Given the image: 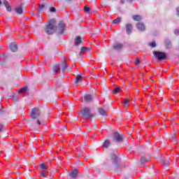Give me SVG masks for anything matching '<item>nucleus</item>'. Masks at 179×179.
I'll return each instance as SVG.
<instances>
[{
    "label": "nucleus",
    "instance_id": "obj_27",
    "mask_svg": "<svg viewBox=\"0 0 179 179\" xmlns=\"http://www.w3.org/2000/svg\"><path fill=\"white\" fill-rule=\"evenodd\" d=\"M15 12L17 13H18L19 15H21V13H23V9L22 8V6L16 8H15Z\"/></svg>",
    "mask_w": 179,
    "mask_h": 179
},
{
    "label": "nucleus",
    "instance_id": "obj_48",
    "mask_svg": "<svg viewBox=\"0 0 179 179\" xmlns=\"http://www.w3.org/2000/svg\"><path fill=\"white\" fill-rule=\"evenodd\" d=\"M0 5H2V1L0 0Z\"/></svg>",
    "mask_w": 179,
    "mask_h": 179
},
{
    "label": "nucleus",
    "instance_id": "obj_14",
    "mask_svg": "<svg viewBox=\"0 0 179 179\" xmlns=\"http://www.w3.org/2000/svg\"><path fill=\"white\" fill-rule=\"evenodd\" d=\"M136 27L140 31H145V24L142 22L137 23Z\"/></svg>",
    "mask_w": 179,
    "mask_h": 179
},
{
    "label": "nucleus",
    "instance_id": "obj_11",
    "mask_svg": "<svg viewBox=\"0 0 179 179\" xmlns=\"http://www.w3.org/2000/svg\"><path fill=\"white\" fill-rule=\"evenodd\" d=\"M85 103H92L93 101V95L92 94H85L84 96Z\"/></svg>",
    "mask_w": 179,
    "mask_h": 179
},
{
    "label": "nucleus",
    "instance_id": "obj_46",
    "mask_svg": "<svg viewBox=\"0 0 179 179\" xmlns=\"http://www.w3.org/2000/svg\"><path fill=\"white\" fill-rule=\"evenodd\" d=\"M67 2H72V0H66Z\"/></svg>",
    "mask_w": 179,
    "mask_h": 179
},
{
    "label": "nucleus",
    "instance_id": "obj_40",
    "mask_svg": "<svg viewBox=\"0 0 179 179\" xmlns=\"http://www.w3.org/2000/svg\"><path fill=\"white\" fill-rule=\"evenodd\" d=\"M3 4L5 5V6H8V5H9V3H8V1L5 0Z\"/></svg>",
    "mask_w": 179,
    "mask_h": 179
},
{
    "label": "nucleus",
    "instance_id": "obj_15",
    "mask_svg": "<svg viewBox=\"0 0 179 179\" xmlns=\"http://www.w3.org/2000/svg\"><path fill=\"white\" fill-rule=\"evenodd\" d=\"M110 145H111V143L110 142V140H106L103 142L102 147L103 148V149H107V148H110Z\"/></svg>",
    "mask_w": 179,
    "mask_h": 179
},
{
    "label": "nucleus",
    "instance_id": "obj_34",
    "mask_svg": "<svg viewBox=\"0 0 179 179\" xmlns=\"http://www.w3.org/2000/svg\"><path fill=\"white\" fill-rule=\"evenodd\" d=\"M45 8L44 4H39V10H43Z\"/></svg>",
    "mask_w": 179,
    "mask_h": 179
},
{
    "label": "nucleus",
    "instance_id": "obj_9",
    "mask_svg": "<svg viewBox=\"0 0 179 179\" xmlns=\"http://www.w3.org/2000/svg\"><path fill=\"white\" fill-rule=\"evenodd\" d=\"M78 174H79V172L78 171V169H72L71 171L69 173L70 179L76 178V177H78Z\"/></svg>",
    "mask_w": 179,
    "mask_h": 179
},
{
    "label": "nucleus",
    "instance_id": "obj_8",
    "mask_svg": "<svg viewBox=\"0 0 179 179\" xmlns=\"http://www.w3.org/2000/svg\"><path fill=\"white\" fill-rule=\"evenodd\" d=\"M83 41H85V39H83L80 36H76V38H74V45L78 47V45H80V44H82Z\"/></svg>",
    "mask_w": 179,
    "mask_h": 179
},
{
    "label": "nucleus",
    "instance_id": "obj_7",
    "mask_svg": "<svg viewBox=\"0 0 179 179\" xmlns=\"http://www.w3.org/2000/svg\"><path fill=\"white\" fill-rule=\"evenodd\" d=\"M64 31H65V23H64V22H60L59 23L57 32L59 34H64Z\"/></svg>",
    "mask_w": 179,
    "mask_h": 179
},
{
    "label": "nucleus",
    "instance_id": "obj_21",
    "mask_svg": "<svg viewBox=\"0 0 179 179\" xmlns=\"http://www.w3.org/2000/svg\"><path fill=\"white\" fill-rule=\"evenodd\" d=\"M122 103L124 105V107L128 108L129 106V104H131V103L129 102V100H128V99L125 98L123 101H122Z\"/></svg>",
    "mask_w": 179,
    "mask_h": 179
},
{
    "label": "nucleus",
    "instance_id": "obj_31",
    "mask_svg": "<svg viewBox=\"0 0 179 179\" xmlns=\"http://www.w3.org/2000/svg\"><path fill=\"white\" fill-rule=\"evenodd\" d=\"M41 176L42 177H43L44 178H47V174L45 173V172L44 171H41Z\"/></svg>",
    "mask_w": 179,
    "mask_h": 179
},
{
    "label": "nucleus",
    "instance_id": "obj_37",
    "mask_svg": "<svg viewBox=\"0 0 179 179\" xmlns=\"http://www.w3.org/2000/svg\"><path fill=\"white\" fill-rule=\"evenodd\" d=\"M6 8L8 12H10V10H12V8H10V6H9V4L8 6H6Z\"/></svg>",
    "mask_w": 179,
    "mask_h": 179
},
{
    "label": "nucleus",
    "instance_id": "obj_20",
    "mask_svg": "<svg viewBox=\"0 0 179 179\" xmlns=\"http://www.w3.org/2000/svg\"><path fill=\"white\" fill-rule=\"evenodd\" d=\"M132 19L134 20L136 22H139L142 20V16L138 15H133Z\"/></svg>",
    "mask_w": 179,
    "mask_h": 179
},
{
    "label": "nucleus",
    "instance_id": "obj_32",
    "mask_svg": "<svg viewBox=\"0 0 179 179\" xmlns=\"http://www.w3.org/2000/svg\"><path fill=\"white\" fill-rule=\"evenodd\" d=\"M150 47H152V48H155L156 47V42H152L149 43Z\"/></svg>",
    "mask_w": 179,
    "mask_h": 179
},
{
    "label": "nucleus",
    "instance_id": "obj_36",
    "mask_svg": "<svg viewBox=\"0 0 179 179\" xmlns=\"http://www.w3.org/2000/svg\"><path fill=\"white\" fill-rule=\"evenodd\" d=\"M34 124H37L38 127H40V125H41V120H37L36 122H34Z\"/></svg>",
    "mask_w": 179,
    "mask_h": 179
},
{
    "label": "nucleus",
    "instance_id": "obj_29",
    "mask_svg": "<svg viewBox=\"0 0 179 179\" xmlns=\"http://www.w3.org/2000/svg\"><path fill=\"white\" fill-rule=\"evenodd\" d=\"M141 163H146V162H149V159L145 157H142L141 159Z\"/></svg>",
    "mask_w": 179,
    "mask_h": 179
},
{
    "label": "nucleus",
    "instance_id": "obj_4",
    "mask_svg": "<svg viewBox=\"0 0 179 179\" xmlns=\"http://www.w3.org/2000/svg\"><path fill=\"white\" fill-rule=\"evenodd\" d=\"M153 55L157 59H159V61H163V59L167 58V55L163 52L154 51Z\"/></svg>",
    "mask_w": 179,
    "mask_h": 179
},
{
    "label": "nucleus",
    "instance_id": "obj_35",
    "mask_svg": "<svg viewBox=\"0 0 179 179\" xmlns=\"http://www.w3.org/2000/svg\"><path fill=\"white\" fill-rule=\"evenodd\" d=\"M84 10H85L87 13H89V12H90V7L85 6Z\"/></svg>",
    "mask_w": 179,
    "mask_h": 179
},
{
    "label": "nucleus",
    "instance_id": "obj_33",
    "mask_svg": "<svg viewBox=\"0 0 179 179\" xmlns=\"http://www.w3.org/2000/svg\"><path fill=\"white\" fill-rule=\"evenodd\" d=\"M5 111H6V110H5V108L1 107V108H0V115H3V113H5Z\"/></svg>",
    "mask_w": 179,
    "mask_h": 179
},
{
    "label": "nucleus",
    "instance_id": "obj_26",
    "mask_svg": "<svg viewBox=\"0 0 179 179\" xmlns=\"http://www.w3.org/2000/svg\"><path fill=\"white\" fill-rule=\"evenodd\" d=\"M113 24H118L121 23V17H118L113 21Z\"/></svg>",
    "mask_w": 179,
    "mask_h": 179
},
{
    "label": "nucleus",
    "instance_id": "obj_17",
    "mask_svg": "<svg viewBox=\"0 0 179 179\" xmlns=\"http://www.w3.org/2000/svg\"><path fill=\"white\" fill-rule=\"evenodd\" d=\"M99 114L101 115H103V116H104V117H107V111L106 110H105L103 108H100L99 109Z\"/></svg>",
    "mask_w": 179,
    "mask_h": 179
},
{
    "label": "nucleus",
    "instance_id": "obj_24",
    "mask_svg": "<svg viewBox=\"0 0 179 179\" xmlns=\"http://www.w3.org/2000/svg\"><path fill=\"white\" fill-rule=\"evenodd\" d=\"M82 79H83V77L80 75H78L76 76V80H74V83H79V82H80V80H82Z\"/></svg>",
    "mask_w": 179,
    "mask_h": 179
},
{
    "label": "nucleus",
    "instance_id": "obj_42",
    "mask_svg": "<svg viewBox=\"0 0 179 179\" xmlns=\"http://www.w3.org/2000/svg\"><path fill=\"white\" fill-rule=\"evenodd\" d=\"M176 13H177L178 16H179V7H178L176 8Z\"/></svg>",
    "mask_w": 179,
    "mask_h": 179
},
{
    "label": "nucleus",
    "instance_id": "obj_38",
    "mask_svg": "<svg viewBox=\"0 0 179 179\" xmlns=\"http://www.w3.org/2000/svg\"><path fill=\"white\" fill-rule=\"evenodd\" d=\"M135 65H139L141 64V61L139 60V59H137L135 62H134Z\"/></svg>",
    "mask_w": 179,
    "mask_h": 179
},
{
    "label": "nucleus",
    "instance_id": "obj_6",
    "mask_svg": "<svg viewBox=\"0 0 179 179\" xmlns=\"http://www.w3.org/2000/svg\"><path fill=\"white\" fill-rule=\"evenodd\" d=\"M82 115L83 117H86L87 118H92L93 117V114L90 113V108H85L82 110Z\"/></svg>",
    "mask_w": 179,
    "mask_h": 179
},
{
    "label": "nucleus",
    "instance_id": "obj_30",
    "mask_svg": "<svg viewBox=\"0 0 179 179\" xmlns=\"http://www.w3.org/2000/svg\"><path fill=\"white\" fill-rule=\"evenodd\" d=\"M40 169H41L42 170H47V166H45V164H41L40 165Z\"/></svg>",
    "mask_w": 179,
    "mask_h": 179
},
{
    "label": "nucleus",
    "instance_id": "obj_1",
    "mask_svg": "<svg viewBox=\"0 0 179 179\" xmlns=\"http://www.w3.org/2000/svg\"><path fill=\"white\" fill-rule=\"evenodd\" d=\"M56 30L55 20H51L50 22L45 28V33L46 34H54Z\"/></svg>",
    "mask_w": 179,
    "mask_h": 179
},
{
    "label": "nucleus",
    "instance_id": "obj_28",
    "mask_svg": "<svg viewBox=\"0 0 179 179\" xmlns=\"http://www.w3.org/2000/svg\"><path fill=\"white\" fill-rule=\"evenodd\" d=\"M27 92V87H23L19 90L20 93H26Z\"/></svg>",
    "mask_w": 179,
    "mask_h": 179
},
{
    "label": "nucleus",
    "instance_id": "obj_2",
    "mask_svg": "<svg viewBox=\"0 0 179 179\" xmlns=\"http://www.w3.org/2000/svg\"><path fill=\"white\" fill-rule=\"evenodd\" d=\"M110 159L113 162L116 164L115 168L120 169V158L118 157V152L115 150H112L110 152Z\"/></svg>",
    "mask_w": 179,
    "mask_h": 179
},
{
    "label": "nucleus",
    "instance_id": "obj_44",
    "mask_svg": "<svg viewBox=\"0 0 179 179\" xmlns=\"http://www.w3.org/2000/svg\"><path fill=\"white\" fill-rule=\"evenodd\" d=\"M120 3H122V4L125 3V0H120Z\"/></svg>",
    "mask_w": 179,
    "mask_h": 179
},
{
    "label": "nucleus",
    "instance_id": "obj_13",
    "mask_svg": "<svg viewBox=\"0 0 179 179\" xmlns=\"http://www.w3.org/2000/svg\"><path fill=\"white\" fill-rule=\"evenodd\" d=\"M132 30H134V27L131 24H126V33L127 34H131L132 33Z\"/></svg>",
    "mask_w": 179,
    "mask_h": 179
},
{
    "label": "nucleus",
    "instance_id": "obj_3",
    "mask_svg": "<svg viewBox=\"0 0 179 179\" xmlns=\"http://www.w3.org/2000/svg\"><path fill=\"white\" fill-rule=\"evenodd\" d=\"M41 115V111L38 108H34L31 111V118L32 120H36V118H38Z\"/></svg>",
    "mask_w": 179,
    "mask_h": 179
},
{
    "label": "nucleus",
    "instance_id": "obj_12",
    "mask_svg": "<svg viewBox=\"0 0 179 179\" xmlns=\"http://www.w3.org/2000/svg\"><path fill=\"white\" fill-rule=\"evenodd\" d=\"M122 47H124V45L120 43H114L113 45V49L116 51H120V50H122Z\"/></svg>",
    "mask_w": 179,
    "mask_h": 179
},
{
    "label": "nucleus",
    "instance_id": "obj_22",
    "mask_svg": "<svg viewBox=\"0 0 179 179\" xmlns=\"http://www.w3.org/2000/svg\"><path fill=\"white\" fill-rule=\"evenodd\" d=\"M12 100H13V101L16 103V102L19 101V100H20V98H19V96L17 94H13L12 96Z\"/></svg>",
    "mask_w": 179,
    "mask_h": 179
},
{
    "label": "nucleus",
    "instance_id": "obj_47",
    "mask_svg": "<svg viewBox=\"0 0 179 179\" xmlns=\"http://www.w3.org/2000/svg\"><path fill=\"white\" fill-rule=\"evenodd\" d=\"M172 139H176V136H173V137H172Z\"/></svg>",
    "mask_w": 179,
    "mask_h": 179
},
{
    "label": "nucleus",
    "instance_id": "obj_41",
    "mask_svg": "<svg viewBox=\"0 0 179 179\" xmlns=\"http://www.w3.org/2000/svg\"><path fill=\"white\" fill-rule=\"evenodd\" d=\"M2 129H3V124H0V132L2 131Z\"/></svg>",
    "mask_w": 179,
    "mask_h": 179
},
{
    "label": "nucleus",
    "instance_id": "obj_5",
    "mask_svg": "<svg viewBox=\"0 0 179 179\" xmlns=\"http://www.w3.org/2000/svg\"><path fill=\"white\" fill-rule=\"evenodd\" d=\"M113 139L115 142H123L124 141V135L120 134L118 131H115L113 133Z\"/></svg>",
    "mask_w": 179,
    "mask_h": 179
},
{
    "label": "nucleus",
    "instance_id": "obj_25",
    "mask_svg": "<svg viewBox=\"0 0 179 179\" xmlns=\"http://www.w3.org/2000/svg\"><path fill=\"white\" fill-rule=\"evenodd\" d=\"M120 92H122V87H121L115 88L113 93V94H115L117 93H120Z\"/></svg>",
    "mask_w": 179,
    "mask_h": 179
},
{
    "label": "nucleus",
    "instance_id": "obj_18",
    "mask_svg": "<svg viewBox=\"0 0 179 179\" xmlns=\"http://www.w3.org/2000/svg\"><path fill=\"white\" fill-rule=\"evenodd\" d=\"M61 67H62V72H64L65 71H66V68H68V64H66V62H65V61H63L62 62Z\"/></svg>",
    "mask_w": 179,
    "mask_h": 179
},
{
    "label": "nucleus",
    "instance_id": "obj_10",
    "mask_svg": "<svg viewBox=\"0 0 179 179\" xmlns=\"http://www.w3.org/2000/svg\"><path fill=\"white\" fill-rule=\"evenodd\" d=\"M9 48L12 52H16L17 51V43L15 42L10 43Z\"/></svg>",
    "mask_w": 179,
    "mask_h": 179
},
{
    "label": "nucleus",
    "instance_id": "obj_16",
    "mask_svg": "<svg viewBox=\"0 0 179 179\" xmlns=\"http://www.w3.org/2000/svg\"><path fill=\"white\" fill-rule=\"evenodd\" d=\"M89 50H90V48H86L85 46H83L79 52V55L85 54V52H87V51H89Z\"/></svg>",
    "mask_w": 179,
    "mask_h": 179
},
{
    "label": "nucleus",
    "instance_id": "obj_45",
    "mask_svg": "<svg viewBox=\"0 0 179 179\" xmlns=\"http://www.w3.org/2000/svg\"><path fill=\"white\" fill-rule=\"evenodd\" d=\"M132 1H134V0H127V1L129 2V3H132Z\"/></svg>",
    "mask_w": 179,
    "mask_h": 179
},
{
    "label": "nucleus",
    "instance_id": "obj_23",
    "mask_svg": "<svg viewBox=\"0 0 179 179\" xmlns=\"http://www.w3.org/2000/svg\"><path fill=\"white\" fill-rule=\"evenodd\" d=\"M164 43L166 48H171V41H170L169 39H166Z\"/></svg>",
    "mask_w": 179,
    "mask_h": 179
},
{
    "label": "nucleus",
    "instance_id": "obj_19",
    "mask_svg": "<svg viewBox=\"0 0 179 179\" xmlns=\"http://www.w3.org/2000/svg\"><path fill=\"white\" fill-rule=\"evenodd\" d=\"M61 69V66L59 65H55L53 66V72L54 73H58V71H59Z\"/></svg>",
    "mask_w": 179,
    "mask_h": 179
},
{
    "label": "nucleus",
    "instance_id": "obj_39",
    "mask_svg": "<svg viewBox=\"0 0 179 179\" xmlns=\"http://www.w3.org/2000/svg\"><path fill=\"white\" fill-rule=\"evenodd\" d=\"M50 12H52V13L55 12V8H54V7L50 8Z\"/></svg>",
    "mask_w": 179,
    "mask_h": 179
},
{
    "label": "nucleus",
    "instance_id": "obj_43",
    "mask_svg": "<svg viewBox=\"0 0 179 179\" xmlns=\"http://www.w3.org/2000/svg\"><path fill=\"white\" fill-rule=\"evenodd\" d=\"M161 163H162V164H164V165L167 164V162H166V161H162V162H161Z\"/></svg>",
    "mask_w": 179,
    "mask_h": 179
}]
</instances>
